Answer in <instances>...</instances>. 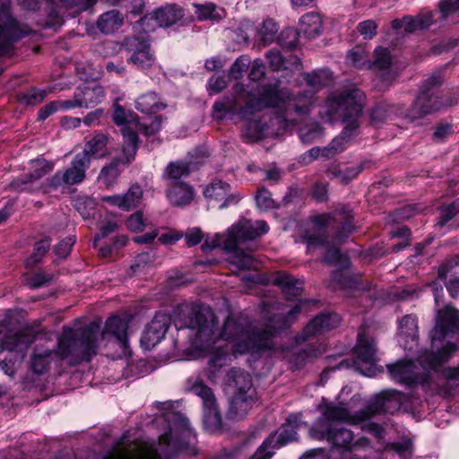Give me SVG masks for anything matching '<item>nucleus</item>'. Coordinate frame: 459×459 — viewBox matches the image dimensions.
Masks as SVG:
<instances>
[{
	"mask_svg": "<svg viewBox=\"0 0 459 459\" xmlns=\"http://www.w3.org/2000/svg\"><path fill=\"white\" fill-rule=\"evenodd\" d=\"M75 243V238L73 236L67 237L61 240L54 248L56 255L59 258H66L71 253L72 247Z\"/></svg>",
	"mask_w": 459,
	"mask_h": 459,
	"instance_id": "nucleus-62",
	"label": "nucleus"
},
{
	"mask_svg": "<svg viewBox=\"0 0 459 459\" xmlns=\"http://www.w3.org/2000/svg\"><path fill=\"white\" fill-rule=\"evenodd\" d=\"M165 108L154 92H147L137 98L135 108L143 114H152Z\"/></svg>",
	"mask_w": 459,
	"mask_h": 459,
	"instance_id": "nucleus-35",
	"label": "nucleus"
},
{
	"mask_svg": "<svg viewBox=\"0 0 459 459\" xmlns=\"http://www.w3.org/2000/svg\"><path fill=\"white\" fill-rule=\"evenodd\" d=\"M403 106L399 104L378 103L370 112V119L373 124L378 125L391 119L393 117L402 116Z\"/></svg>",
	"mask_w": 459,
	"mask_h": 459,
	"instance_id": "nucleus-30",
	"label": "nucleus"
},
{
	"mask_svg": "<svg viewBox=\"0 0 459 459\" xmlns=\"http://www.w3.org/2000/svg\"><path fill=\"white\" fill-rule=\"evenodd\" d=\"M268 231V225L264 221L241 220L232 225L224 241V250L230 253L228 262L239 271L255 268L254 245L246 248L242 246L246 241L253 240Z\"/></svg>",
	"mask_w": 459,
	"mask_h": 459,
	"instance_id": "nucleus-3",
	"label": "nucleus"
},
{
	"mask_svg": "<svg viewBox=\"0 0 459 459\" xmlns=\"http://www.w3.org/2000/svg\"><path fill=\"white\" fill-rule=\"evenodd\" d=\"M322 30V19L318 13H309L304 14L299 21V30L301 35L311 39L320 34Z\"/></svg>",
	"mask_w": 459,
	"mask_h": 459,
	"instance_id": "nucleus-33",
	"label": "nucleus"
},
{
	"mask_svg": "<svg viewBox=\"0 0 459 459\" xmlns=\"http://www.w3.org/2000/svg\"><path fill=\"white\" fill-rule=\"evenodd\" d=\"M126 227L131 231H142L143 230L145 224L143 220V212H136L132 213L126 221Z\"/></svg>",
	"mask_w": 459,
	"mask_h": 459,
	"instance_id": "nucleus-63",
	"label": "nucleus"
},
{
	"mask_svg": "<svg viewBox=\"0 0 459 459\" xmlns=\"http://www.w3.org/2000/svg\"><path fill=\"white\" fill-rule=\"evenodd\" d=\"M285 92L279 89V82L263 84L258 89V98L251 100L240 108L239 113L246 117L264 108H274L282 105V100L286 97Z\"/></svg>",
	"mask_w": 459,
	"mask_h": 459,
	"instance_id": "nucleus-8",
	"label": "nucleus"
},
{
	"mask_svg": "<svg viewBox=\"0 0 459 459\" xmlns=\"http://www.w3.org/2000/svg\"><path fill=\"white\" fill-rule=\"evenodd\" d=\"M269 436H273L274 447L280 448L286 444L297 439L296 430L284 424L279 429V430L271 433Z\"/></svg>",
	"mask_w": 459,
	"mask_h": 459,
	"instance_id": "nucleus-48",
	"label": "nucleus"
},
{
	"mask_svg": "<svg viewBox=\"0 0 459 459\" xmlns=\"http://www.w3.org/2000/svg\"><path fill=\"white\" fill-rule=\"evenodd\" d=\"M274 283L281 288L288 299L299 296L303 290V282L300 280L286 273H279L274 279Z\"/></svg>",
	"mask_w": 459,
	"mask_h": 459,
	"instance_id": "nucleus-34",
	"label": "nucleus"
},
{
	"mask_svg": "<svg viewBox=\"0 0 459 459\" xmlns=\"http://www.w3.org/2000/svg\"><path fill=\"white\" fill-rule=\"evenodd\" d=\"M459 332V311L447 305L437 311L436 324L430 332L432 345L443 341L450 333Z\"/></svg>",
	"mask_w": 459,
	"mask_h": 459,
	"instance_id": "nucleus-10",
	"label": "nucleus"
},
{
	"mask_svg": "<svg viewBox=\"0 0 459 459\" xmlns=\"http://www.w3.org/2000/svg\"><path fill=\"white\" fill-rule=\"evenodd\" d=\"M347 60L359 68H368L369 65L368 55L365 48L360 46H357L349 51Z\"/></svg>",
	"mask_w": 459,
	"mask_h": 459,
	"instance_id": "nucleus-49",
	"label": "nucleus"
},
{
	"mask_svg": "<svg viewBox=\"0 0 459 459\" xmlns=\"http://www.w3.org/2000/svg\"><path fill=\"white\" fill-rule=\"evenodd\" d=\"M341 317L337 314H322L313 318L304 328L302 339L330 331L340 325Z\"/></svg>",
	"mask_w": 459,
	"mask_h": 459,
	"instance_id": "nucleus-17",
	"label": "nucleus"
},
{
	"mask_svg": "<svg viewBox=\"0 0 459 459\" xmlns=\"http://www.w3.org/2000/svg\"><path fill=\"white\" fill-rule=\"evenodd\" d=\"M424 100L423 97H416L414 102L409 108L406 110L403 108L402 116L403 115L404 118L409 123H416L427 115L439 110L443 106L441 101H433L429 105H424Z\"/></svg>",
	"mask_w": 459,
	"mask_h": 459,
	"instance_id": "nucleus-21",
	"label": "nucleus"
},
{
	"mask_svg": "<svg viewBox=\"0 0 459 459\" xmlns=\"http://www.w3.org/2000/svg\"><path fill=\"white\" fill-rule=\"evenodd\" d=\"M299 135L302 143L310 144L324 136V128L318 123H313L300 127Z\"/></svg>",
	"mask_w": 459,
	"mask_h": 459,
	"instance_id": "nucleus-46",
	"label": "nucleus"
},
{
	"mask_svg": "<svg viewBox=\"0 0 459 459\" xmlns=\"http://www.w3.org/2000/svg\"><path fill=\"white\" fill-rule=\"evenodd\" d=\"M455 351V345L448 342L437 352L424 351L417 361L399 360L387 365V368L391 377L400 383L408 385L421 384L427 381L429 371L447 361Z\"/></svg>",
	"mask_w": 459,
	"mask_h": 459,
	"instance_id": "nucleus-5",
	"label": "nucleus"
},
{
	"mask_svg": "<svg viewBox=\"0 0 459 459\" xmlns=\"http://www.w3.org/2000/svg\"><path fill=\"white\" fill-rule=\"evenodd\" d=\"M316 105L315 91H305L297 94H287L276 116L270 120L272 126L286 129L304 122Z\"/></svg>",
	"mask_w": 459,
	"mask_h": 459,
	"instance_id": "nucleus-6",
	"label": "nucleus"
},
{
	"mask_svg": "<svg viewBox=\"0 0 459 459\" xmlns=\"http://www.w3.org/2000/svg\"><path fill=\"white\" fill-rule=\"evenodd\" d=\"M90 167V159L85 153H77L71 161L70 166L64 172H56L50 180V185L57 187L63 184L76 185L85 178L86 169Z\"/></svg>",
	"mask_w": 459,
	"mask_h": 459,
	"instance_id": "nucleus-11",
	"label": "nucleus"
},
{
	"mask_svg": "<svg viewBox=\"0 0 459 459\" xmlns=\"http://www.w3.org/2000/svg\"><path fill=\"white\" fill-rule=\"evenodd\" d=\"M274 449L276 448L273 444V436H268L249 459H271L274 455Z\"/></svg>",
	"mask_w": 459,
	"mask_h": 459,
	"instance_id": "nucleus-53",
	"label": "nucleus"
},
{
	"mask_svg": "<svg viewBox=\"0 0 459 459\" xmlns=\"http://www.w3.org/2000/svg\"><path fill=\"white\" fill-rule=\"evenodd\" d=\"M76 94L80 108H90L102 101L105 91L102 86L94 84L84 86Z\"/></svg>",
	"mask_w": 459,
	"mask_h": 459,
	"instance_id": "nucleus-28",
	"label": "nucleus"
},
{
	"mask_svg": "<svg viewBox=\"0 0 459 459\" xmlns=\"http://www.w3.org/2000/svg\"><path fill=\"white\" fill-rule=\"evenodd\" d=\"M365 169L364 162L356 164L344 169L339 167H333L327 169V174L332 178L337 179L342 184H348L354 179Z\"/></svg>",
	"mask_w": 459,
	"mask_h": 459,
	"instance_id": "nucleus-37",
	"label": "nucleus"
},
{
	"mask_svg": "<svg viewBox=\"0 0 459 459\" xmlns=\"http://www.w3.org/2000/svg\"><path fill=\"white\" fill-rule=\"evenodd\" d=\"M385 403H369V406L362 411L351 414L349 411L339 406H329L325 411V416L328 420L343 421L351 425H357L370 419L375 414L381 413Z\"/></svg>",
	"mask_w": 459,
	"mask_h": 459,
	"instance_id": "nucleus-12",
	"label": "nucleus"
},
{
	"mask_svg": "<svg viewBox=\"0 0 459 459\" xmlns=\"http://www.w3.org/2000/svg\"><path fill=\"white\" fill-rule=\"evenodd\" d=\"M126 50L130 54L128 58L139 69L150 68L155 60L150 44L138 37H127L124 40Z\"/></svg>",
	"mask_w": 459,
	"mask_h": 459,
	"instance_id": "nucleus-13",
	"label": "nucleus"
},
{
	"mask_svg": "<svg viewBox=\"0 0 459 459\" xmlns=\"http://www.w3.org/2000/svg\"><path fill=\"white\" fill-rule=\"evenodd\" d=\"M400 337L403 340L404 349L412 350L417 345L418 325L415 316L406 315L400 321Z\"/></svg>",
	"mask_w": 459,
	"mask_h": 459,
	"instance_id": "nucleus-25",
	"label": "nucleus"
},
{
	"mask_svg": "<svg viewBox=\"0 0 459 459\" xmlns=\"http://www.w3.org/2000/svg\"><path fill=\"white\" fill-rule=\"evenodd\" d=\"M226 418L231 420H242L251 409V403H226Z\"/></svg>",
	"mask_w": 459,
	"mask_h": 459,
	"instance_id": "nucleus-51",
	"label": "nucleus"
},
{
	"mask_svg": "<svg viewBox=\"0 0 459 459\" xmlns=\"http://www.w3.org/2000/svg\"><path fill=\"white\" fill-rule=\"evenodd\" d=\"M255 200L258 208L261 210H269L275 207V202L271 194L264 187L258 190Z\"/></svg>",
	"mask_w": 459,
	"mask_h": 459,
	"instance_id": "nucleus-60",
	"label": "nucleus"
},
{
	"mask_svg": "<svg viewBox=\"0 0 459 459\" xmlns=\"http://www.w3.org/2000/svg\"><path fill=\"white\" fill-rule=\"evenodd\" d=\"M226 392L232 396L231 402L253 400L252 378L248 373L239 368H231L228 374Z\"/></svg>",
	"mask_w": 459,
	"mask_h": 459,
	"instance_id": "nucleus-9",
	"label": "nucleus"
},
{
	"mask_svg": "<svg viewBox=\"0 0 459 459\" xmlns=\"http://www.w3.org/2000/svg\"><path fill=\"white\" fill-rule=\"evenodd\" d=\"M204 195L207 199L222 202L219 205L220 208H225L239 201V196L231 192L230 185L222 181H215L210 184L204 189Z\"/></svg>",
	"mask_w": 459,
	"mask_h": 459,
	"instance_id": "nucleus-18",
	"label": "nucleus"
},
{
	"mask_svg": "<svg viewBox=\"0 0 459 459\" xmlns=\"http://www.w3.org/2000/svg\"><path fill=\"white\" fill-rule=\"evenodd\" d=\"M352 218L353 215L351 210L349 207H342L340 209H336L332 213L322 214L315 217L313 219V223L318 228L329 225L332 221L340 224L341 228L336 234V238L341 240L351 233L353 230L351 223Z\"/></svg>",
	"mask_w": 459,
	"mask_h": 459,
	"instance_id": "nucleus-14",
	"label": "nucleus"
},
{
	"mask_svg": "<svg viewBox=\"0 0 459 459\" xmlns=\"http://www.w3.org/2000/svg\"><path fill=\"white\" fill-rule=\"evenodd\" d=\"M443 78L439 74H434L428 78L420 88V92L417 97H423L424 105H429L433 101H441L436 94L434 88L442 83Z\"/></svg>",
	"mask_w": 459,
	"mask_h": 459,
	"instance_id": "nucleus-38",
	"label": "nucleus"
},
{
	"mask_svg": "<svg viewBox=\"0 0 459 459\" xmlns=\"http://www.w3.org/2000/svg\"><path fill=\"white\" fill-rule=\"evenodd\" d=\"M124 137V143L122 147V157L117 158L118 163L127 164L131 162L136 155L138 150V135L137 134L128 127L122 129Z\"/></svg>",
	"mask_w": 459,
	"mask_h": 459,
	"instance_id": "nucleus-29",
	"label": "nucleus"
},
{
	"mask_svg": "<svg viewBox=\"0 0 459 459\" xmlns=\"http://www.w3.org/2000/svg\"><path fill=\"white\" fill-rule=\"evenodd\" d=\"M392 65V56L389 50L384 47H377L374 50V59H369L368 69L383 71Z\"/></svg>",
	"mask_w": 459,
	"mask_h": 459,
	"instance_id": "nucleus-42",
	"label": "nucleus"
},
{
	"mask_svg": "<svg viewBox=\"0 0 459 459\" xmlns=\"http://www.w3.org/2000/svg\"><path fill=\"white\" fill-rule=\"evenodd\" d=\"M169 329V318L156 315L143 332L141 343L145 349H152L164 338Z\"/></svg>",
	"mask_w": 459,
	"mask_h": 459,
	"instance_id": "nucleus-15",
	"label": "nucleus"
},
{
	"mask_svg": "<svg viewBox=\"0 0 459 459\" xmlns=\"http://www.w3.org/2000/svg\"><path fill=\"white\" fill-rule=\"evenodd\" d=\"M37 168L35 169L33 173L26 174L15 180H13L10 184V187L18 191H31L32 188L30 185L41 178L44 175L50 172L53 169V166L46 161H36Z\"/></svg>",
	"mask_w": 459,
	"mask_h": 459,
	"instance_id": "nucleus-22",
	"label": "nucleus"
},
{
	"mask_svg": "<svg viewBox=\"0 0 459 459\" xmlns=\"http://www.w3.org/2000/svg\"><path fill=\"white\" fill-rule=\"evenodd\" d=\"M327 440L340 447H349L353 439L352 432L344 428L329 427L325 431Z\"/></svg>",
	"mask_w": 459,
	"mask_h": 459,
	"instance_id": "nucleus-39",
	"label": "nucleus"
},
{
	"mask_svg": "<svg viewBox=\"0 0 459 459\" xmlns=\"http://www.w3.org/2000/svg\"><path fill=\"white\" fill-rule=\"evenodd\" d=\"M204 425L210 433L221 432L223 422L218 403H204Z\"/></svg>",
	"mask_w": 459,
	"mask_h": 459,
	"instance_id": "nucleus-31",
	"label": "nucleus"
},
{
	"mask_svg": "<svg viewBox=\"0 0 459 459\" xmlns=\"http://www.w3.org/2000/svg\"><path fill=\"white\" fill-rule=\"evenodd\" d=\"M167 196L173 205L183 206L192 202L194 191L186 183H177L168 190Z\"/></svg>",
	"mask_w": 459,
	"mask_h": 459,
	"instance_id": "nucleus-32",
	"label": "nucleus"
},
{
	"mask_svg": "<svg viewBox=\"0 0 459 459\" xmlns=\"http://www.w3.org/2000/svg\"><path fill=\"white\" fill-rule=\"evenodd\" d=\"M250 59L246 56H241L235 60L230 69V76L233 79H239L243 76L244 72L247 69Z\"/></svg>",
	"mask_w": 459,
	"mask_h": 459,
	"instance_id": "nucleus-59",
	"label": "nucleus"
},
{
	"mask_svg": "<svg viewBox=\"0 0 459 459\" xmlns=\"http://www.w3.org/2000/svg\"><path fill=\"white\" fill-rule=\"evenodd\" d=\"M39 334V331L32 327H26L4 337L0 345L1 351H7L14 353L13 358H4L0 360V369L4 374L10 377L14 376L15 362L23 360L27 349Z\"/></svg>",
	"mask_w": 459,
	"mask_h": 459,
	"instance_id": "nucleus-7",
	"label": "nucleus"
},
{
	"mask_svg": "<svg viewBox=\"0 0 459 459\" xmlns=\"http://www.w3.org/2000/svg\"><path fill=\"white\" fill-rule=\"evenodd\" d=\"M53 280L54 274L40 271L27 278L26 283L31 289H38L50 283Z\"/></svg>",
	"mask_w": 459,
	"mask_h": 459,
	"instance_id": "nucleus-57",
	"label": "nucleus"
},
{
	"mask_svg": "<svg viewBox=\"0 0 459 459\" xmlns=\"http://www.w3.org/2000/svg\"><path fill=\"white\" fill-rule=\"evenodd\" d=\"M438 8L443 21L455 22L459 17V0H440Z\"/></svg>",
	"mask_w": 459,
	"mask_h": 459,
	"instance_id": "nucleus-44",
	"label": "nucleus"
},
{
	"mask_svg": "<svg viewBox=\"0 0 459 459\" xmlns=\"http://www.w3.org/2000/svg\"><path fill=\"white\" fill-rule=\"evenodd\" d=\"M102 338L111 337L122 349L128 346L127 324L118 316L110 317L105 325L104 331H100Z\"/></svg>",
	"mask_w": 459,
	"mask_h": 459,
	"instance_id": "nucleus-20",
	"label": "nucleus"
},
{
	"mask_svg": "<svg viewBox=\"0 0 459 459\" xmlns=\"http://www.w3.org/2000/svg\"><path fill=\"white\" fill-rule=\"evenodd\" d=\"M328 75L329 73L327 70H320L305 74L303 79L309 87L319 88L325 83Z\"/></svg>",
	"mask_w": 459,
	"mask_h": 459,
	"instance_id": "nucleus-55",
	"label": "nucleus"
},
{
	"mask_svg": "<svg viewBox=\"0 0 459 459\" xmlns=\"http://www.w3.org/2000/svg\"><path fill=\"white\" fill-rule=\"evenodd\" d=\"M268 134V126L258 120L248 121L243 133L244 138L249 143L256 142Z\"/></svg>",
	"mask_w": 459,
	"mask_h": 459,
	"instance_id": "nucleus-41",
	"label": "nucleus"
},
{
	"mask_svg": "<svg viewBox=\"0 0 459 459\" xmlns=\"http://www.w3.org/2000/svg\"><path fill=\"white\" fill-rule=\"evenodd\" d=\"M322 262L329 265H345L348 260L345 255L341 254L338 248L329 247L326 251L325 257L322 259Z\"/></svg>",
	"mask_w": 459,
	"mask_h": 459,
	"instance_id": "nucleus-58",
	"label": "nucleus"
},
{
	"mask_svg": "<svg viewBox=\"0 0 459 459\" xmlns=\"http://www.w3.org/2000/svg\"><path fill=\"white\" fill-rule=\"evenodd\" d=\"M183 15L180 7L171 4L157 9L150 14L149 19L154 20L160 27H169L179 21Z\"/></svg>",
	"mask_w": 459,
	"mask_h": 459,
	"instance_id": "nucleus-26",
	"label": "nucleus"
},
{
	"mask_svg": "<svg viewBox=\"0 0 459 459\" xmlns=\"http://www.w3.org/2000/svg\"><path fill=\"white\" fill-rule=\"evenodd\" d=\"M366 96L359 89L351 88L329 96L325 105V114L330 121L336 119L344 124L341 134L330 145L335 154L345 149L347 142L359 132V119L362 115Z\"/></svg>",
	"mask_w": 459,
	"mask_h": 459,
	"instance_id": "nucleus-2",
	"label": "nucleus"
},
{
	"mask_svg": "<svg viewBox=\"0 0 459 459\" xmlns=\"http://www.w3.org/2000/svg\"><path fill=\"white\" fill-rule=\"evenodd\" d=\"M377 345L375 340L364 333H359L355 347L357 358L363 363L374 365L377 361Z\"/></svg>",
	"mask_w": 459,
	"mask_h": 459,
	"instance_id": "nucleus-24",
	"label": "nucleus"
},
{
	"mask_svg": "<svg viewBox=\"0 0 459 459\" xmlns=\"http://www.w3.org/2000/svg\"><path fill=\"white\" fill-rule=\"evenodd\" d=\"M100 338V325L98 322H91L78 329L64 326L57 342L59 359H66L71 365L89 362L98 352Z\"/></svg>",
	"mask_w": 459,
	"mask_h": 459,
	"instance_id": "nucleus-4",
	"label": "nucleus"
},
{
	"mask_svg": "<svg viewBox=\"0 0 459 459\" xmlns=\"http://www.w3.org/2000/svg\"><path fill=\"white\" fill-rule=\"evenodd\" d=\"M300 312V307L295 306L288 315H274L270 317L264 328L251 325L243 316L230 315L218 329V321L211 310L198 311L190 317L187 327L196 331V339L201 343L223 339L233 342V352L244 354L272 347V339L279 330L287 328Z\"/></svg>",
	"mask_w": 459,
	"mask_h": 459,
	"instance_id": "nucleus-1",
	"label": "nucleus"
},
{
	"mask_svg": "<svg viewBox=\"0 0 459 459\" xmlns=\"http://www.w3.org/2000/svg\"><path fill=\"white\" fill-rule=\"evenodd\" d=\"M143 198V190L140 186L133 185L128 191L121 195L122 210L130 211L138 206Z\"/></svg>",
	"mask_w": 459,
	"mask_h": 459,
	"instance_id": "nucleus-45",
	"label": "nucleus"
},
{
	"mask_svg": "<svg viewBox=\"0 0 459 459\" xmlns=\"http://www.w3.org/2000/svg\"><path fill=\"white\" fill-rule=\"evenodd\" d=\"M459 213V202H454L453 204L441 207L439 209V219L437 222V226H444L446 222L451 221L456 214Z\"/></svg>",
	"mask_w": 459,
	"mask_h": 459,
	"instance_id": "nucleus-56",
	"label": "nucleus"
},
{
	"mask_svg": "<svg viewBox=\"0 0 459 459\" xmlns=\"http://www.w3.org/2000/svg\"><path fill=\"white\" fill-rule=\"evenodd\" d=\"M27 31L13 17L7 16L0 23V52L6 51L11 44L23 38Z\"/></svg>",
	"mask_w": 459,
	"mask_h": 459,
	"instance_id": "nucleus-16",
	"label": "nucleus"
},
{
	"mask_svg": "<svg viewBox=\"0 0 459 459\" xmlns=\"http://www.w3.org/2000/svg\"><path fill=\"white\" fill-rule=\"evenodd\" d=\"M51 246V239L49 238H45L39 241H37L34 245V251L25 260V265L27 267L33 266L37 264L41 258L48 253Z\"/></svg>",
	"mask_w": 459,
	"mask_h": 459,
	"instance_id": "nucleus-47",
	"label": "nucleus"
},
{
	"mask_svg": "<svg viewBox=\"0 0 459 459\" xmlns=\"http://www.w3.org/2000/svg\"><path fill=\"white\" fill-rule=\"evenodd\" d=\"M124 23V16L117 10L108 11L98 18L96 26L105 35L113 34L118 30Z\"/></svg>",
	"mask_w": 459,
	"mask_h": 459,
	"instance_id": "nucleus-27",
	"label": "nucleus"
},
{
	"mask_svg": "<svg viewBox=\"0 0 459 459\" xmlns=\"http://www.w3.org/2000/svg\"><path fill=\"white\" fill-rule=\"evenodd\" d=\"M377 27L376 21L366 20L358 24L357 30L365 39H371L377 34Z\"/></svg>",
	"mask_w": 459,
	"mask_h": 459,
	"instance_id": "nucleus-61",
	"label": "nucleus"
},
{
	"mask_svg": "<svg viewBox=\"0 0 459 459\" xmlns=\"http://www.w3.org/2000/svg\"><path fill=\"white\" fill-rule=\"evenodd\" d=\"M187 391L195 394L204 402H215L216 398L211 387L201 380H187Z\"/></svg>",
	"mask_w": 459,
	"mask_h": 459,
	"instance_id": "nucleus-43",
	"label": "nucleus"
},
{
	"mask_svg": "<svg viewBox=\"0 0 459 459\" xmlns=\"http://www.w3.org/2000/svg\"><path fill=\"white\" fill-rule=\"evenodd\" d=\"M184 446L183 444H176L173 441L172 431L160 437L159 448L145 446L140 453L139 459H160V454L169 455L175 453Z\"/></svg>",
	"mask_w": 459,
	"mask_h": 459,
	"instance_id": "nucleus-19",
	"label": "nucleus"
},
{
	"mask_svg": "<svg viewBox=\"0 0 459 459\" xmlns=\"http://www.w3.org/2000/svg\"><path fill=\"white\" fill-rule=\"evenodd\" d=\"M108 137L103 134H96L89 140L81 153H85L86 158L91 160V157L101 158L107 152Z\"/></svg>",
	"mask_w": 459,
	"mask_h": 459,
	"instance_id": "nucleus-36",
	"label": "nucleus"
},
{
	"mask_svg": "<svg viewBox=\"0 0 459 459\" xmlns=\"http://www.w3.org/2000/svg\"><path fill=\"white\" fill-rule=\"evenodd\" d=\"M114 111L112 119L114 123L117 126H123L131 123L136 117V115L132 111L126 110L122 106H120L117 102L114 104Z\"/></svg>",
	"mask_w": 459,
	"mask_h": 459,
	"instance_id": "nucleus-52",
	"label": "nucleus"
},
{
	"mask_svg": "<svg viewBox=\"0 0 459 459\" xmlns=\"http://www.w3.org/2000/svg\"><path fill=\"white\" fill-rule=\"evenodd\" d=\"M190 174L189 163L183 160L169 162L165 168L163 178L169 180H178Z\"/></svg>",
	"mask_w": 459,
	"mask_h": 459,
	"instance_id": "nucleus-40",
	"label": "nucleus"
},
{
	"mask_svg": "<svg viewBox=\"0 0 459 459\" xmlns=\"http://www.w3.org/2000/svg\"><path fill=\"white\" fill-rule=\"evenodd\" d=\"M118 160H113L108 166H106L101 169L99 178L106 187L111 186L118 178Z\"/></svg>",
	"mask_w": 459,
	"mask_h": 459,
	"instance_id": "nucleus-50",
	"label": "nucleus"
},
{
	"mask_svg": "<svg viewBox=\"0 0 459 459\" xmlns=\"http://www.w3.org/2000/svg\"><path fill=\"white\" fill-rule=\"evenodd\" d=\"M299 35L301 33L299 30L287 28L281 32L279 42L283 48L291 49L297 46Z\"/></svg>",
	"mask_w": 459,
	"mask_h": 459,
	"instance_id": "nucleus-54",
	"label": "nucleus"
},
{
	"mask_svg": "<svg viewBox=\"0 0 459 459\" xmlns=\"http://www.w3.org/2000/svg\"><path fill=\"white\" fill-rule=\"evenodd\" d=\"M55 359H59L57 348L50 350L36 346L30 357V368L38 375L44 374Z\"/></svg>",
	"mask_w": 459,
	"mask_h": 459,
	"instance_id": "nucleus-23",
	"label": "nucleus"
},
{
	"mask_svg": "<svg viewBox=\"0 0 459 459\" xmlns=\"http://www.w3.org/2000/svg\"><path fill=\"white\" fill-rule=\"evenodd\" d=\"M46 97V91L38 89H32L25 93L21 100L27 105H37L43 101Z\"/></svg>",
	"mask_w": 459,
	"mask_h": 459,
	"instance_id": "nucleus-64",
	"label": "nucleus"
}]
</instances>
